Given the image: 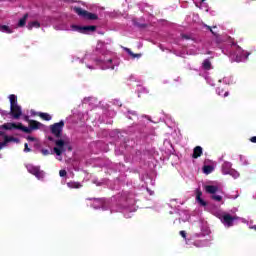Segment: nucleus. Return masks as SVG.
<instances>
[{
    "label": "nucleus",
    "instance_id": "f257e3e1",
    "mask_svg": "<svg viewBox=\"0 0 256 256\" xmlns=\"http://www.w3.org/2000/svg\"><path fill=\"white\" fill-rule=\"evenodd\" d=\"M48 141H52V143L56 145V147L53 148V151L58 157H61V155L67 151V148H65V140L59 138L55 139L53 136H48Z\"/></svg>",
    "mask_w": 256,
    "mask_h": 256
},
{
    "label": "nucleus",
    "instance_id": "f03ea898",
    "mask_svg": "<svg viewBox=\"0 0 256 256\" xmlns=\"http://www.w3.org/2000/svg\"><path fill=\"white\" fill-rule=\"evenodd\" d=\"M232 46L235 47L236 51L232 52L231 55L233 56L234 61H236L237 63H241V61H243V58L247 59L251 55V53L245 52L235 43H232Z\"/></svg>",
    "mask_w": 256,
    "mask_h": 256
},
{
    "label": "nucleus",
    "instance_id": "7ed1b4c3",
    "mask_svg": "<svg viewBox=\"0 0 256 256\" xmlns=\"http://www.w3.org/2000/svg\"><path fill=\"white\" fill-rule=\"evenodd\" d=\"M74 12L77 13L79 17H82V19H87L88 21H97V19H99L97 14L83 10L81 7H74Z\"/></svg>",
    "mask_w": 256,
    "mask_h": 256
},
{
    "label": "nucleus",
    "instance_id": "20e7f679",
    "mask_svg": "<svg viewBox=\"0 0 256 256\" xmlns=\"http://www.w3.org/2000/svg\"><path fill=\"white\" fill-rule=\"evenodd\" d=\"M63 127H65V122L61 120L60 122L54 123L50 126V132L56 139H61L63 135Z\"/></svg>",
    "mask_w": 256,
    "mask_h": 256
},
{
    "label": "nucleus",
    "instance_id": "39448f33",
    "mask_svg": "<svg viewBox=\"0 0 256 256\" xmlns=\"http://www.w3.org/2000/svg\"><path fill=\"white\" fill-rule=\"evenodd\" d=\"M28 173H31V175H34L36 179H44L45 178V172L41 170L40 166H34L33 164H28L26 166Z\"/></svg>",
    "mask_w": 256,
    "mask_h": 256
},
{
    "label": "nucleus",
    "instance_id": "423d86ee",
    "mask_svg": "<svg viewBox=\"0 0 256 256\" xmlns=\"http://www.w3.org/2000/svg\"><path fill=\"white\" fill-rule=\"evenodd\" d=\"M239 219L238 216H231V214H224L222 216V223L226 225V227H233V221H237Z\"/></svg>",
    "mask_w": 256,
    "mask_h": 256
},
{
    "label": "nucleus",
    "instance_id": "0eeeda50",
    "mask_svg": "<svg viewBox=\"0 0 256 256\" xmlns=\"http://www.w3.org/2000/svg\"><path fill=\"white\" fill-rule=\"evenodd\" d=\"M10 113L13 119H19L23 115V111L21 110V106H10Z\"/></svg>",
    "mask_w": 256,
    "mask_h": 256
},
{
    "label": "nucleus",
    "instance_id": "6e6552de",
    "mask_svg": "<svg viewBox=\"0 0 256 256\" xmlns=\"http://www.w3.org/2000/svg\"><path fill=\"white\" fill-rule=\"evenodd\" d=\"M79 33H93L97 31V26H75Z\"/></svg>",
    "mask_w": 256,
    "mask_h": 256
},
{
    "label": "nucleus",
    "instance_id": "1a4fd4ad",
    "mask_svg": "<svg viewBox=\"0 0 256 256\" xmlns=\"http://www.w3.org/2000/svg\"><path fill=\"white\" fill-rule=\"evenodd\" d=\"M25 121H27V123H29V127L30 129H32V131H37V129H40L41 127V122H38L37 120H31L29 119V116L25 117Z\"/></svg>",
    "mask_w": 256,
    "mask_h": 256
},
{
    "label": "nucleus",
    "instance_id": "9d476101",
    "mask_svg": "<svg viewBox=\"0 0 256 256\" xmlns=\"http://www.w3.org/2000/svg\"><path fill=\"white\" fill-rule=\"evenodd\" d=\"M0 137H4V141L0 142V148L3 149V147H7V143H11V141H15V137L12 136H7L5 135H0Z\"/></svg>",
    "mask_w": 256,
    "mask_h": 256
},
{
    "label": "nucleus",
    "instance_id": "9b49d317",
    "mask_svg": "<svg viewBox=\"0 0 256 256\" xmlns=\"http://www.w3.org/2000/svg\"><path fill=\"white\" fill-rule=\"evenodd\" d=\"M0 129H5L6 131H11L12 129H19V124L15 123H5L0 126Z\"/></svg>",
    "mask_w": 256,
    "mask_h": 256
},
{
    "label": "nucleus",
    "instance_id": "f8f14e48",
    "mask_svg": "<svg viewBox=\"0 0 256 256\" xmlns=\"http://www.w3.org/2000/svg\"><path fill=\"white\" fill-rule=\"evenodd\" d=\"M203 155V148L201 146H196L193 149L192 159H199Z\"/></svg>",
    "mask_w": 256,
    "mask_h": 256
},
{
    "label": "nucleus",
    "instance_id": "ddd939ff",
    "mask_svg": "<svg viewBox=\"0 0 256 256\" xmlns=\"http://www.w3.org/2000/svg\"><path fill=\"white\" fill-rule=\"evenodd\" d=\"M202 195H203V192H201L200 189H197V190H196V201H197L198 203H200V205H202V207H207V202H205V200H203V199L201 198Z\"/></svg>",
    "mask_w": 256,
    "mask_h": 256
},
{
    "label": "nucleus",
    "instance_id": "4468645a",
    "mask_svg": "<svg viewBox=\"0 0 256 256\" xmlns=\"http://www.w3.org/2000/svg\"><path fill=\"white\" fill-rule=\"evenodd\" d=\"M206 193H209L210 195H215L217 191H219V187L215 185H207L205 186Z\"/></svg>",
    "mask_w": 256,
    "mask_h": 256
},
{
    "label": "nucleus",
    "instance_id": "2eb2a0df",
    "mask_svg": "<svg viewBox=\"0 0 256 256\" xmlns=\"http://www.w3.org/2000/svg\"><path fill=\"white\" fill-rule=\"evenodd\" d=\"M39 27H41V23H39V21H32L27 24V29L29 31L33 30L34 28L39 29Z\"/></svg>",
    "mask_w": 256,
    "mask_h": 256
},
{
    "label": "nucleus",
    "instance_id": "dca6fc26",
    "mask_svg": "<svg viewBox=\"0 0 256 256\" xmlns=\"http://www.w3.org/2000/svg\"><path fill=\"white\" fill-rule=\"evenodd\" d=\"M67 187H69V189H81L83 185H81L79 182L70 181L67 183Z\"/></svg>",
    "mask_w": 256,
    "mask_h": 256
},
{
    "label": "nucleus",
    "instance_id": "f3484780",
    "mask_svg": "<svg viewBox=\"0 0 256 256\" xmlns=\"http://www.w3.org/2000/svg\"><path fill=\"white\" fill-rule=\"evenodd\" d=\"M28 17H29V14H24V16L18 22V27H25V25L27 24Z\"/></svg>",
    "mask_w": 256,
    "mask_h": 256
},
{
    "label": "nucleus",
    "instance_id": "a211bd4d",
    "mask_svg": "<svg viewBox=\"0 0 256 256\" xmlns=\"http://www.w3.org/2000/svg\"><path fill=\"white\" fill-rule=\"evenodd\" d=\"M38 116L40 119H43V121H51V115L45 112H39Z\"/></svg>",
    "mask_w": 256,
    "mask_h": 256
},
{
    "label": "nucleus",
    "instance_id": "6ab92c4d",
    "mask_svg": "<svg viewBox=\"0 0 256 256\" xmlns=\"http://www.w3.org/2000/svg\"><path fill=\"white\" fill-rule=\"evenodd\" d=\"M215 168H213V166L211 165H204L203 166V173H205V175H210V173H213V170Z\"/></svg>",
    "mask_w": 256,
    "mask_h": 256
},
{
    "label": "nucleus",
    "instance_id": "aec40b11",
    "mask_svg": "<svg viewBox=\"0 0 256 256\" xmlns=\"http://www.w3.org/2000/svg\"><path fill=\"white\" fill-rule=\"evenodd\" d=\"M18 130L23 131V133H28V134L31 133V131H33L31 129V127L27 128V127L23 126L22 123H18Z\"/></svg>",
    "mask_w": 256,
    "mask_h": 256
},
{
    "label": "nucleus",
    "instance_id": "412c9836",
    "mask_svg": "<svg viewBox=\"0 0 256 256\" xmlns=\"http://www.w3.org/2000/svg\"><path fill=\"white\" fill-rule=\"evenodd\" d=\"M203 69L209 71L211 69V61L209 59H205L202 63Z\"/></svg>",
    "mask_w": 256,
    "mask_h": 256
},
{
    "label": "nucleus",
    "instance_id": "4be33fe9",
    "mask_svg": "<svg viewBox=\"0 0 256 256\" xmlns=\"http://www.w3.org/2000/svg\"><path fill=\"white\" fill-rule=\"evenodd\" d=\"M9 100H10V107H13V106H17V97L15 96V94H11L9 96Z\"/></svg>",
    "mask_w": 256,
    "mask_h": 256
},
{
    "label": "nucleus",
    "instance_id": "5701e85b",
    "mask_svg": "<svg viewBox=\"0 0 256 256\" xmlns=\"http://www.w3.org/2000/svg\"><path fill=\"white\" fill-rule=\"evenodd\" d=\"M125 51L128 53V55H130L131 57L135 58V57H141V54H135L133 53V51H131V49L129 48H125Z\"/></svg>",
    "mask_w": 256,
    "mask_h": 256
},
{
    "label": "nucleus",
    "instance_id": "b1692460",
    "mask_svg": "<svg viewBox=\"0 0 256 256\" xmlns=\"http://www.w3.org/2000/svg\"><path fill=\"white\" fill-rule=\"evenodd\" d=\"M1 31H5V33H13L11 28H9V26H7V25H2L1 26Z\"/></svg>",
    "mask_w": 256,
    "mask_h": 256
},
{
    "label": "nucleus",
    "instance_id": "393cba45",
    "mask_svg": "<svg viewBox=\"0 0 256 256\" xmlns=\"http://www.w3.org/2000/svg\"><path fill=\"white\" fill-rule=\"evenodd\" d=\"M212 199L218 202L223 201V197L219 195H212Z\"/></svg>",
    "mask_w": 256,
    "mask_h": 256
},
{
    "label": "nucleus",
    "instance_id": "a878e982",
    "mask_svg": "<svg viewBox=\"0 0 256 256\" xmlns=\"http://www.w3.org/2000/svg\"><path fill=\"white\" fill-rule=\"evenodd\" d=\"M203 26H204L205 28H207L208 31L212 33V35L217 36V34L213 31V28H211V26H209V25H207V24H203Z\"/></svg>",
    "mask_w": 256,
    "mask_h": 256
},
{
    "label": "nucleus",
    "instance_id": "bb28decb",
    "mask_svg": "<svg viewBox=\"0 0 256 256\" xmlns=\"http://www.w3.org/2000/svg\"><path fill=\"white\" fill-rule=\"evenodd\" d=\"M41 153L42 155H44V157H47V155H51V152L48 149H42Z\"/></svg>",
    "mask_w": 256,
    "mask_h": 256
},
{
    "label": "nucleus",
    "instance_id": "cd10ccee",
    "mask_svg": "<svg viewBox=\"0 0 256 256\" xmlns=\"http://www.w3.org/2000/svg\"><path fill=\"white\" fill-rule=\"evenodd\" d=\"M30 151H31V148H29V144L25 143L24 144V152L25 153H30Z\"/></svg>",
    "mask_w": 256,
    "mask_h": 256
},
{
    "label": "nucleus",
    "instance_id": "c85d7f7f",
    "mask_svg": "<svg viewBox=\"0 0 256 256\" xmlns=\"http://www.w3.org/2000/svg\"><path fill=\"white\" fill-rule=\"evenodd\" d=\"M59 175L60 177H67V170H60Z\"/></svg>",
    "mask_w": 256,
    "mask_h": 256
},
{
    "label": "nucleus",
    "instance_id": "c756f323",
    "mask_svg": "<svg viewBox=\"0 0 256 256\" xmlns=\"http://www.w3.org/2000/svg\"><path fill=\"white\" fill-rule=\"evenodd\" d=\"M179 233L183 239H187V232H185V230H181Z\"/></svg>",
    "mask_w": 256,
    "mask_h": 256
},
{
    "label": "nucleus",
    "instance_id": "7c9ffc66",
    "mask_svg": "<svg viewBox=\"0 0 256 256\" xmlns=\"http://www.w3.org/2000/svg\"><path fill=\"white\" fill-rule=\"evenodd\" d=\"M182 39H185L186 41H189V39H191V36L187 35V34H181Z\"/></svg>",
    "mask_w": 256,
    "mask_h": 256
},
{
    "label": "nucleus",
    "instance_id": "2f4dec72",
    "mask_svg": "<svg viewBox=\"0 0 256 256\" xmlns=\"http://www.w3.org/2000/svg\"><path fill=\"white\" fill-rule=\"evenodd\" d=\"M225 167H231V163L229 162L224 163L222 168L225 169Z\"/></svg>",
    "mask_w": 256,
    "mask_h": 256
},
{
    "label": "nucleus",
    "instance_id": "473e14b6",
    "mask_svg": "<svg viewBox=\"0 0 256 256\" xmlns=\"http://www.w3.org/2000/svg\"><path fill=\"white\" fill-rule=\"evenodd\" d=\"M27 141H35V137H33V136H28V137H27Z\"/></svg>",
    "mask_w": 256,
    "mask_h": 256
},
{
    "label": "nucleus",
    "instance_id": "72a5a7b5",
    "mask_svg": "<svg viewBox=\"0 0 256 256\" xmlns=\"http://www.w3.org/2000/svg\"><path fill=\"white\" fill-rule=\"evenodd\" d=\"M251 143H256V136L250 138Z\"/></svg>",
    "mask_w": 256,
    "mask_h": 256
},
{
    "label": "nucleus",
    "instance_id": "f704fd0d",
    "mask_svg": "<svg viewBox=\"0 0 256 256\" xmlns=\"http://www.w3.org/2000/svg\"><path fill=\"white\" fill-rule=\"evenodd\" d=\"M68 151H73V148L71 146H68Z\"/></svg>",
    "mask_w": 256,
    "mask_h": 256
},
{
    "label": "nucleus",
    "instance_id": "c9c22d12",
    "mask_svg": "<svg viewBox=\"0 0 256 256\" xmlns=\"http://www.w3.org/2000/svg\"><path fill=\"white\" fill-rule=\"evenodd\" d=\"M0 135H5V132L0 130Z\"/></svg>",
    "mask_w": 256,
    "mask_h": 256
},
{
    "label": "nucleus",
    "instance_id": "e433bc0d",
    "mask_svg": "<svg viewBox=\"0 0 256 256\" xmlns=\"http://www.w3.org/2000/svg\"><path fill=\"white\" fill-rule=\"evenodd\" d=\"M108 63H113V60H112V59H109V60H108Z\"/></svg>",
    "mask_w": 256,
    "mask_h": 256
},
{
    "label": "nucleus",
    "instance_id": "4c0bfd02",
    "mask_svg": "<svg viewBox=\"0 0 256 256\" xmlns=\"http://www.w3.org/2000/svg\"><path fill=\"white\" fill-rule=\"evenodd\" d=\"M224 95H225V97H227V96L229 95V92H225V94H224Z\"/></svg>",
    "mask_w": 256,
    "mask_h": 256
},
{
    "label": "nucleus",
    "instance_id": "58836bf2",
    "mask_svg": "<svg viewBox=\"0 0 256 256\" xmlns=\"http://www.w3.org/2000/svg\"><path fill=\"white\" fill-rule=\"evenodd\" d=\"M252 229H254L256 231V225L252 227Z\"/></svg>",
    "mask_w": 256,
    "mask_h": 256
},
{
    "label": "nucleus",
    "instance_id": "ea45409f",
    "mask_svg": "<svg viewBox=\"0 0 256 256\" xmlns=\"http://www.w3.org/2000/svg\"><path fill=\"white\" fill-rule=\"evenodd\" d=\"M202 1V3H205V0H201Z\"/></svg>",
    "mask_w": 256,
    "mask_h": 256
},
{
    "label": "nucleus",
    "instance_id": "a19ab883",
    "mask_svg": "<svg viewBox=\"0 0 256 256\" xmlns=\"http://www.w3.org/2000/svg\"><path fill=\"white\" fill-rule=\"evenodd\" d=\"M224 173H229V171H224Z\"/></svg>",
    "mask_w": 256,
    "mask_h": 256
}]
</instances>
